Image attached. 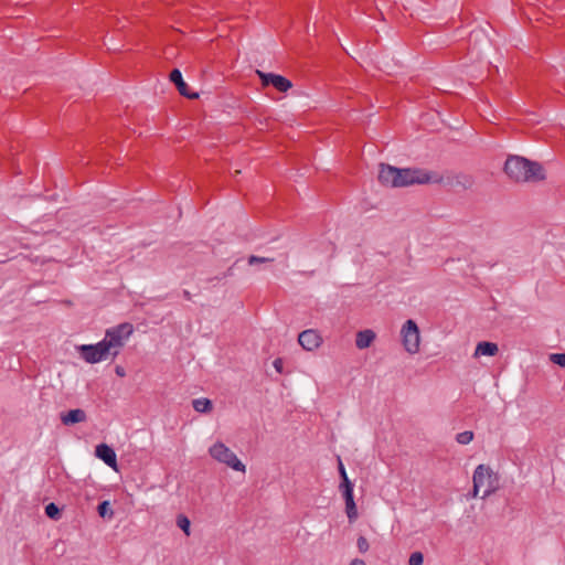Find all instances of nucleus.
Wrapping results in <instances>:
<instances>
[{
	"label": "nucleus",
	"mask_w": 565,
	"mask_h": 565,
	"mask_svg": "<svg viewBox=\"0 0 565 565\" xmlns=\"http://www.w3.org/2000/svg\"><path fill=\"white\" fill-rule=\"evenodd\" d=\"M134 332L131 323L124 322L106 330L104 338L95 344L76 347L79 356L89 364H96L108 359L115 360Z\"/></svg>",
	"instance_id": "obj_1"
},
{
	"label": "nucleus",
	"mask_w": 565,
	"mask_h": 565,
	"mask_svg": "<svg viewBox=\"0 0 565 565\" xmlns=\"http://www.w3.org/2000/svg\"><path fill=\"white\" fill-rule=\"evenodd\" d=\"M379 181L383 185L392 188H403L413 184L440 182V179H434L430 172L423 169H399L388 164H381Z\"/></svg>",
	"instance_id": "obj_2"
},
{
	"label": "nucleus",
	"mask_w": 565,
	"mask_h": 565,
	"mask_svg": "<svg viewBox=\"0 0 565 565\" xmlns=\"http://www.w3.org/2000/svg\"><path fill=\"white\" fill-rule=\"evenodd\" d=\"M504 172L514 182L535 183L546 179L545 169L537 161L510 154L504 163Z\"/></svg>",
	"instance_id": "obj_3"
},
{
	"label": "nucleus",
	"mask_w": 565,
	"mask_h": 565,
	"mask_svg": "<svg viewBox=\"0 0 565 565\" xmlns=\"http://www.w3.org/2000/svg\"><path fill=\"white\" fill-rule=\"evenodd\" d=\"M483 479H488V488L483 490L481 499L490 497L498 490V476L487 465H479L473 471L472 482L473 488L470 494L471 498H477L480 489L483 487Z\"/></svg>",
	"instance_id": "obj_4"
},
{
	"label": "nucleus",
	"mask_w": 565,
	"mask_h": 565,
	"mask_svg": "<svg viewBox=\"0 0 565 565\" xmlns=\"http://www.w3.org/2000/svg\"><path fill=\"white\" fill-rule=\"evenodd\" d=\"M209 452L212 458L218 462L225 463L236 471L244 472L246 469L245 465L237 458V456L221 441L211 446Z\"/></svg>",
	"instance_id": "obj_5"
},
{
	"label": "nucleus",
	"mask_w": 565,
	"mask_h": 565,
	"mask_svg": "<svg viewBox=\"0 0 565 565\" xmlns=\"http://www.w3.org/2000/svg\"><path fill=\"white\" fill-rule=\"evenodd\" d=\"M403 345L405 350L414 354L419 350V330L414 320H407L402 328Z\"/></svg>",
	"instance_id": "obj_6"
},
{
	"label": "nucleus",
	"mask_w": 565,
	"mask_h": 565,
	"mask_svg": "<svg viewBox=\"0 0 565 565\" xmlns=\"http://www.w3.org/2000/svg\"><path fill=\"white\" fill-rule=\"evenodd\" d=\"M264 86H274L279 92H287L292 87V83L282 75L274 73L256 72Z\"/></svg>",
	"instance_id": "obj_7"
},
{
	"label": "nucleus",
	"mask_w": 565,
	"mask_h": 565,
	"mask_svg": "<svg viewBox=\"0 0 565 565\" xmlns=\"http://www.w3.org/2000/svg\"><path fill=\"white\" fill-rule=\"evenodd\" d=\"M298 342L305 350L312 351L320 347L322 339L316 330L308 329L300 332Z\"/></svg>",
	"instance_id": "obj_8"
},
{
	"label": "nucleus",
	"mask_w": 565,
	"mask_h": 565,
	"mask_svg": "<svg viewBox=\"0 0 565 565\" xmlns=\"http://www.w3.org/2000/svg\"><path fill=\"white\" fill-rule=\"evenodd\" d=\"M353 488L354 486L340 488L345 502V513L350 522H354L358 519V509L354 502Z\"/></svg>",
	"instance_id": "obj_9"
},
{
	"label": "nucleus",
	"mask_w": 565,
	"mask_h": 565,
	"mask_svg": "<svg viewBox=\"0 0 565 565\" xmlns=\"http://www.w3.org/2000/svg\"><path fill=\"white\" fill-rule=\"evenodd\" d=\"M170 81L177 86L179 93L182 96L190 99H195L199 97L198 93L190 92L188 84L183 81L182 73L180 72V70L174 68L170 73Z\"/></svg>",
	"instance_id": "obj_10"
},
{
	"label": "nucleus",
	"mask_w": 565,
	"mask_h": 565,
	"mask_svg": "<svg viewBox=\"0 0 565 565\" xmlns=\"http://www.w3.org/2000/svg\"><path fill=\"white\" fill-rule=\"evenodd\" d=\"M95 455L110 468L117 467V456L115 450L106 444L96 446Z\"/></svg>",
	"instance_id": "obj_11"
},
{
	"label": "nucleus",
	"mask_w": 565,
	"mask_h": 565,
	"mask_svg": "<svg viewBox=\"0 0 565 565\" xmlns=\"http://www.w3.org/2000/svg\"><path fill=\"white\" fill-rule=\"evenodd\" d=\"M61 420L66 426L78 424L86 420V413L81 408L71 409L61 414Z\"/></svg>",
	"instance_id": "obj_12"
},
{
	"label": "nucleus",
	"mask_w": 565,
	"mask_h": 565,
	"mask_svg": "<svg viewBox=\"0 0 565 565\" xmlns=\"http://www.w3.org/2000/svg\"><path fill=\"white\" fill-rule=\"evenodd\" d=\"M375 332L371 329H365L356 333L355 345L358 349L363 350L371 345L375 339Z\"/></svg>",
	"instance_id": "obj_13"
},
{
	"label": "nucleus",
	"mask_w": 565,
	"mask_h": 565,
	"mask_svg": "<svg viewBox=\"0 0 565 565\" xmlns=\"http://www.w3.org/2000/svg\"><path fill=\"white\" fill-rule=\"evenodd\" d=\"M498 351H499V348L495 343L482 341L477 344L473 355L475 356H480V355L493 356L498 353Z\"/></svg>",
	"instance_id": "obj_14"
},
{
	"label": "nucleus",
	"mask_w": 565,
	"mask_h": 565,
	"mask_svg": "<svg viewBox=\"0 0 565 565\" xmlns=\"http://www.w3.org/2000/svg\"><path fill=\"white\" fill-rule=\"evenodd\" d=\"M192 406L199 413H206L212 409V402L209 398L200 397L192 401Z\"/></svg>",
	"instance_id": "obj_15"
},
{
	"label": "nucleus",
	"mask_w": 565,
	"mask_h": 565,
	"mask_svg": "<svg viewBox=\"0 0 565 565\" xmlns=\"http://www.w3.org/2000/svg\"><path fill=\"white\" fill-rule=\"evenodd\" d=\"M97 512H98L99 516L103 519L110 520L114 516V511L110 507L109 501H107V500H105L98 504Z\"/></svg>",
	"instance_id": "obj_16"
},
{
	"label": "nucleus",
	"mask_w": 565,
	"mask_h": 565,
	"mask_svg": "<svg viewBox=\"0 0 565 565\" xmlns=\"http://www.w3.org/2000/svg\"><path fill=\"white\" fill-rule=\"evenodd\" d=\"M338 469H339V473H340V477H341V482H340V486H339V489L340 488H344V487H349V486H353L352 481L349 479L348 475H347V471H345V468H344V465L342 462V460L339 458L338 459Z\"/></svg>",
	"instance_id": "obj_17"
},
{
	"label": "nucleus",
	"mask_w": 565,
	"mask_h": 565,
	"mask_svg": "<svg viewBox=\"0 0 565 565\" xmlns=\"http://www.w3.org/2000/svg\"><path fill=\"white\" fill-rule=\"evenodd\" d=\"M45 514L52 520H58L61 518V510L55 503L51 502L45 507Z\"/></svg>",
	"instance_id": "obj_18"
},
{
	"label": "nucleus",
	"mask_w": 565,
	"mask_h": 565,
	"mask_svg": "<svg viewBox=\"0 0 565 565\" xmlns=\"http://www.w3.org/2000/svg\"><path fill=\"white\" fill-rule=\"evenodd\" d=\"M473 439V433L471 430H465L462 433L457 434L456 441L460 445H468Z\"/></svg>",
	"instance_id": "obj_19"
},
{
	"label": "nucleus",
	"mask_w": 565,
	"mask_h": 565,
	"mask_svg": "<svg viewBox=\"0 0 565 565\" xmlns=\"http://www.w3.org/2000/svg\"><path fill=\"white\" fill-rule=\"evenodd\" d=\"M177 525L186 534L190 535V520L185 515H178Z\"/></svg>",
	"instance_id": "obj_20"
},
{
	"label": "nucleus",
	"mask_w": 565,
	"mask_h": 565,
	"mask_svg": "<svg viewBox=\"0 0 565 565\" xmlns=\"http://www.w3.org/2000/svg\"><path fill=\"white\" fill-rule=\"evenodd\" d=\"M424 555L420 552H414L411 554L408 565H423Z\"/></svg>",
	"instance_id": "obj_21"
},
{
	"label": "nucleus",
	"mask_w": 565,
	"mask_h": 565,
	"mask_svg": "<svg viewBox=\"0 0 565 565\" xmlns=\"http://www.w3.org/2000/svg\"><path fill=\"white\" fill-rule=\"evenodd\" d=\"M271 262H274V258L259 257V256H255V255H250L247 259V263L250 266H253L255 264L271 263Z\"/></svg>",
	"instance_id": "obj_22"
},
{
	"label": "nucleus",
	"mask_w": 565,
	"mask_h": 565,
	"mask_svg": "<svg viewBox=\"0 0 565 565\" xmlns=\"http://www.w3.org/2000/svg\"><path fill=\"white\" fill-rule=\"evenodd\" d=\"M550 360L562 367H565V353H553L550 355Z\"/></svg>",
	"instance_id": "obj_23"
},
{
	"label": "nucleus",
	"mask_w": 565,
	"mask_h": 565,
	"mask_svg": "<svg viewBox=\"0 0 565 565\" xmlns=\"http://www.w3.org/2000/svg\"><path fill=\"white\" fill-rule=\"evenodd\" d=\"M356 546H358L360 553H366L370 548L369 542H367L366 537H364V536L358 537Z\"/></svg>",
	"instance_id": "obj_24"
},
{
	"label": "nucleus",
	"mask_w": 565,
	"mask_h": 565,
	"mask_svg": "<svg viewBox=\"0 0 565 565\" xmlns=\"http://www.w3.org/2000/svg\"><path fill=\"white\" fill-rule=\"evenodd\" d=\"M273 365H274V367L276 369L277 372H279V373L282 372V360L281 359H276L273 362Z\"/></svg>",
	"instance_id": "obj_25"
},
{
	"label": "nucleus",
	"mask_w": 565,
	"mask_h": 565,
	"mask_svg": "<svg viewBox=\"0 0 565 565\" xmlns=\"http://www.w3.org/2000/svg\"><path fill=\"white\" fill-rule=\"evenodd\" d=\"M115 373H116L119 377H124V376H126V371H125V369H124L122 366H120V365H117V366L115 367Z\"/></svg>",
	"instance_id": "obj_26"
},
{
	"label": "nucleus",
	"mask_w": 565,
	"mask_h": 565,
	"mask_svg": "<svg viewBox=\"0 0 565 565\" xmlns=\"http://www.w3.org/2000/svg\"><path fill=\"white\" fill-rule=\"evenodd\" d=\"M463 179H465V182H462V185L465 188L470 186L471 185V180L469 178H466V177H463ZM459 183L461 184V182H459Z\"/></svg>",
	"instance_id": "obj_27"
},
{
	"label": "nucleus",
	"mask_w": 565,
	"mask_h": 565,
	"mask_svg": "<svg viewBox=\"0 0 565 565\" xmlns=\"http://www.w3.org/2000/svg\"><path fill=\"white\" fill-rule=\"evenodd\" d=\"M350 565H365L362 559H353Z\"/></svg>",
	"instance_id": "obj_28"
},
{
	"label": "nucleus",
	"mask_w": 565,
	"mask_h": 565,
	"mask_svg": "<svg viewBox=\"0 0 565 565\" xmlns=\"http://www.w3.org/2000/svg\"><path fill=\"white\" fill-rule=\"evenodd\" d=\"M183 296L185 299L190 300L191 299V294L188 291V290H184L183 291Z\"/></svg>",
	"instance_id": "obj_29"
},
{
	"label": "nucleus",
	"mask_w": 565,
	"mask_h": 565,
	"mask_svg": "<svg viewBox=\"0 0 565 565\" xmlns=\"http://www.w3.org/2000/svg\"><path fill=\"white\" fill-rule=\"evenodd\" d=\"M483 487L488 488V479H483Z\"/></svg>",
	"instance_id": "obj_30"
}]
</instances>
